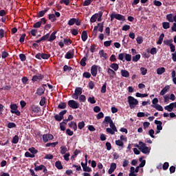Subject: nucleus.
<instances>
[{"label":"nucleus","mask_w":176,"mask_h":176,"mask_svg":"<svg viewBox=\"0 0 176 176\" xmlns=\"http://www.w3.org/2000/svg\"><path fill=\"white\" fill-rule=\"evenodd\" d=\"M19 59L21 60V61L25 62L27 60V57H26L25 54H19Z\"/></svg>","instance_id":"obj_58"},{"label":"nucleus","mask_w":176,"mask_h":176,"mask_svg":"<svg viewBox=\"0 0 176 176\" xmlns=\"http://www.w3.org/2000/svg\"><path fill=\"white\" fill-rule=\"evenodd\" d=\"M141 74L142 76H145L147 74V69L145 67L140 68Z\"/></svg>","instance_id":"obj_63"},{"label":"nucleus","mask_w":176,"mask_h":176,"mask_svg":"<svg viewBox=\"0 0 176 176\" xmlns=\"http://www.w3.org/2000/svg\"><path fill=\"white\" fill-rule=\"evenodd\" d=\"M135 96L138 98H146L148 97V94H141V93L137 92Z\"/></svg>","instance_id":"obj_52"},{"label":"nucleus","mask_w":176,"mask_h":176,"mask_svg":"<svg viewBox=\"0 0 176 176\" xmlns=\"http://www.w3.org/2000/svg\"><path fill=\"white\" fill-rule=\"evenodd\" d=\"M128 103L131 109L135 108L138 105V100L135 98L133 96H128Z\"/></svg>","instance_id":"obj_2"},{"label":"nucleus","mask_w":176,"mask_h":176,"mask_svg":"<svg viewBox=\"0 0 176 176\" xmlns=\"http://www.w3.org/2000/svg\"><path fill=\"white\" fill-rule=\"evenodd\" d=\"M57 31H54L49 37V42H53L56 39Z\"/></svg>","instance_id":"obj_18"},{"label":"nucleus","mask_w":176,"mask_h":176,"mask_svg":"<svg viewBox=\"0 0 176 176\" xmlns=\"http://www.w3.org/2000/svg\"><path fill=\"white\" fill-rule=\"evenodd\" d=\"M155 124L157 125V131H162V122L160 120H155Z\"/></svg>","instance_id":"obj_22"},{"label":"nucleus","mask_w":176,"mask_h":176,"mask_svg":"<svg viewBox=\"0 0 176 176\" xmlns=\"http://www.w3.org/2000/svg\"><path fill=\"white\" fill-rule=\"evenodd\" d=\"M34 170L35 171H40L43 170L44 173H47V168L44 164H41L39 166L36 165V163H34Z\"/></svg>","instance_id":"obj_4"},{"label":"nucleus","mask_w":176,"mask_h":176,"mask_svg":"<svg viewBox=\"0 0 176 176\" xmlns=\"http://www.w3.org/2000/svg\"><path fill=\"white\" fill-rule=\"evenodd\" d=\"M116 170V163L113 162L111 164L110 168L108 170V173L111 175Z\"/></svg>","instance_id":"obj_12"},{"label":"nucleus","mask_w":176,"mask_h":176,"mask_svg":"<svg viewBox=\"0 0 176 176\" xmlns=\"http://www.w3.org/2000/svg\"><path fill=\"white\" fill-rule=\"evenodd\" d=\"M74 93H75L76 94L78 95V96H81L82 94V87H76V88L75 89Z\"/></svg>","instance_id":"obj_35"},{"label":"nucleus","mask_w":176,"mask_h":176,"mask_svg":"<svg viewBox=\"0 0 176 176\" xmlns=\"http://www.w3.org/2000/svg\"><path fill=\"white\" fill-rule=\"evenodd\" d=\"M43 78H44V76L42 74H38L32 76V81L33 82L41 81L42 80H43Z\"/></svg>","instance_id":"obj_6"},{"label":"nucleus","mask_w":176,"mask_h":176,"mask_svg":"<svg viewBox=\"0 0 176 176\" xmlns=\"http://www.w3.org/2000/svg\"><path fill=\"white\" fill-rule=\"evenodd\" d=\"M81 38L83 42H86L88 39V33L86 30L82 31Z\"/></svg>","instance_id":"obj_16"},{"label":"nucleus","mask_w":176,"mask_h":176,"mask_svg":"<svg viewBox=\"0 0 176 176\" xmlns=\"http://www.w3.org/2000/svg\"><path fill=\"white\" fill-rule=\"evenodd\" d=\"M76 22V18H72L68 21V25L73 26V25H75Z\"/></svg>","instance_id":"obj_41"},{"label":"nucleus","mask_w":176,"mask_h":176,"mask_svg":"<svg viewBox=\"0 0 176 176\" xmlns=\"http://www.w3.org/2000/svg\"><path fill=\"white\" fill-rule=\"evenodd\" d=\"M151 107L152 108L155 109L157 111H164L162 106H161V105L159 104H155V105L151 104Z\"/></svg>","instance_id":"obj_24"},{"label":"nucleus","mask_w":176,"mask_h":176,"mask_svg":"<svg viewBox=\"0 0 176 176\" xmlns=\"http://www.w3.org/2000/svg\"><path fill=\"white\" fill-rule=\"evenodd\" d=\"M98 19V13H96L94 14L91 19H90V23H94L97 21V19Z\"/></svg>","instance_id":"obj_25"},{"label":"nucleus","mask_w":176,"mask_h":176,"mask_svg":"<svg viewBox=\"0 0 176 176\" xmlns=\"http://www.w3.org/2000/svg\"><path fill=\"white\" fill-rule=\"evenodd\" d=\"M81 166L82 167L84 172L90 173L92 171V168L91 167L88 166V163H84L82 162Z\"/></svg>","instance_id":"obj_8"},{"label":"nucleus","mask_w":176,"mask_h":176,"mask_svg":"<svg viewBox=\"0 0 176 176\" xmlns=\"http://www.w3.org/2000/svg\"><path fill=\"white\" fill-rule=\"evenodd\" d=\"M54 138V135L51 133L43 135V141L45 143H47L48 141L52 140Z\"/></svg>","instance_id":"obj_5"},{"label":"nucleus","mask_w":176,"mask_h":176,"mask_svg":"<svg viewBox=\"0 0 176 176\" xmlns=\"http://www.w3.org/2000/svg\"><path fill=\"white\" fill-rule=\"evenodd\" d=\"M67 104L68 106L73 109H78L80 108V104L74 100H69L67 102Z\"/></svg>","instance_id":"obj_3"},{"label":"nucleus","mask_w":176,"mask_h":176,"mask_svg":"<svg viewBox=\"0 0 176 176\" xmlns=\"http://www.w3.org/2000/svg\"><path fill=\"white\" fill-rule=\"evenodd\" d=\"M110 67L114 70V72H116L119 69V65L118 63H111L110 65Z\"/></svg>","instance_id":"obj_31"},{"label":"nucleus","mask_w":176,"mask_h":176,"mask_svg":"<svg viewBox=\"0 0 176 176\" xmlns=\"http://www.w3.org/2000/svg\"><path fill=\"white\" fill-rule=\"evenodd\" d=\"M166 69L164 67H160L157 69V75H162L165 72Z\"/></svg>","instance_id":"obj_40"},{"label":"nucleus","mask_w":176,"mask_h":176,"mask_svg":"<svg viewBox=\"0 0 176 176\" xmlns=\"http://www.w3.org/2000/svg\"><path fill=\"white\" fill-rule=\"evenodd\" d=\"M50 37V33H47V34H46L45 35L43 36L41 38V41H48V42H49Z\"/></svg>","instance_id":"obj_29"},{"label":"nucleus","mask_w":176,"mask_h":176,"mask_svg":"<svg viewBox=\"0 0 176 176\" xmlns=\"http://www.w3.org/2000/svg\"><path fill=\"white\" fill-rule=\"evenodd\" d=\"M67 108V102H63L58 104V109H65Z\"/></svg>","instance_id":"obj_28"},{"label":"nucleus","mask_w":176,"mask_h":176,"mask_svg":"<svg viewBox=\"0 0 176 176\" xmlns=\"http://www.w3.org/2000/svg\"><path fill=\"white\" fill-rule=\"evenodd\" d=\"M164 33H162L161 34H160V36H159V39H158V41H157V45H162V42H163V39H164Z\"/></svg>","instance_id":"obj_38"},{"label":"nucleus","mask_w":176,"mask_h":176,"mask_svg":"<svg viewBox=\"0 0 176 176\" xmlns=\"http://www.w3.org/2000/svg\"><path fill=\"white\" fill-rule=\"evenodd\" d=\"M136 42L138 43V44L140 45L143 43V39L142 36H138L136 38Z\"/></svg>","instance_id":"obj_64"},{"label":"nucleus","mask_w":176,"mask_h":176,"mask_svg":"<svg viewBox=\"0 0 176 176\" xmlns=\"http://www.w3.org/2000/svg\"><path fill=\"white\" fill-rule=\"evenodd\" d=\"M98 66L93 65L91 67V74L93 77L97 76V73L98 72Z\"/></svg>","instance_id":"obj_9"},{"label":"nucleus","mask_w":176,"mask_h":176,"mask_svg":"<svg viewBox=\"0 0 176 176\" xmlns=\"http://www.w3.org/2000/svg\"><path fill=\"white\" fill-rule=\"evenodd\" d=\"M48 19L52 22L54 23L57 21V19L56 18V16L54 14H50L48 15Z\"/></svg>","instance_id":"obj_27"},{"label":"nucleus","mask_w":176,"mask_h":176,"mask_svg":"<svg viewBox=\"0 0 176 176\" xmlns=\"http://www.w3.org/2000/svg\"><path fill=\"white\" fill-rule=\"evenodd\" d=\"M100 92L102 94H105L107 93V82H104V84L102 85Z\"/></svg>","instance_id":"obj_59"},{"label":"nucleus","mask_w":176,"mask_h":176,"mask_svg":"<svg viewBox=\"0 0 176 176\" xmlns=\"http://www.w3.org/2000/svg\"><path fill=\"white\" fill-rule=\"evenodd\" d=\"M109 126L111 129H113L116 132H118V129L116 128L115 123H113V121L109 123Z\"/></svg>","instance_id":"obj_54"},{"label":"nucleus","mask_w":176,"mask_h":176,"mask_svg":"<svg viewBox=\"0 0 176 176\" xmlns=\"http://www.w3.org/2000/svg\"><path fill=\"white\" fill-rule=\"evenodd\" d=\"M121 76L124 78H129L130 76V73L129 72V71L126 70V69H121Z\"/></svg>","instance_id":"obj_19"},{"label":"nucleus","mask_w":176,"mask_h":176,"mask_svg":"<svg viewBox=\"0 0 176 176\" xmlns=\"http://www.w3.org/2000/svg\"><path fill=\"white\" fill-rule=\"evenodd\" d=\"M99 56L100 58H103V60H105L108 58V54L104 52V50L99 51Z\"/></svg>","instance_id":"obj_15"},{"label":"nucleus","mask_w":176,"mask_h":176,"mask_svg":"<svg viewBox=\"0 0 176 176\" xmlns=\"http://www.w3.org/2000/svg\"><path fill=\"white\" fill-rule=\"evenodd\" d=\"M32 111L35 113H38L40 111H41V109L38 105L32 104L31 106Z\"/></svg>","instance_id":"obj_11"},{"label":"nucleus","mask_w":176,"mask_h":176,"mask_svg":"<svg viewBox=\"0 0 176 176\" xmlns=\"http://www.w3.org/2000/svg\"><path fill=\"white\" fill-rule=\"evenodd\" d=\"M49 10H50V8H47L44 9L43 10L39 11L38 12H37L36 17L38 19L44 17Z\"/></svg>","instance_id":"obj_7"},{"label":"nucleus","mask_w":176,"mask_h":176,"mask_svg":"<svg viewBox=\"0 0 176 176\" xmlns=\"http://www.w3.org/2000/svg\"><path fill=\"white\" fill-rule=\"evenodd\" d=\"M19 142V137L17 135H15L12 140V143L14 144H18Z\"/></svg>","instance_id":"obj_33"},{"label":"nucleus","mask_w":176,"mask_h":176,"mask_svg":"<svg viewBox=\"0 0 176 176\" xmlns=\"http://www.w3.org/2000/svg\"><path fill=\"white\" fill-rule=\"evenodd\" d=\"M86 100H87V97L85 95L82 94L79 96L80 102H85Z\"/></svg>","instance_id":"obj_48"},{"label":"nucleus","mask_w":176,"mask_h":176,"mask_svg":"<svg viewBox=\"0 0 176 176\" xmlns=\"http://www.w3.org/2000/svg\"><path fill=\"white\" fill-rule=\"evenodd\" d=\"M63 43L65 45H72L73 41L71 39H67V38H64L63 39Z\"/></svg>","instance_id":"obj_51"},{"label":"nucleus","mask_w":176,"mask_h":176,"mask_svg":"<svg viewBox=\"0 0 176 176\" xmlns=\"http://www.w3.org/2000/svg\"><path fill=\"white\" fill-rule=\"evenodd\" d=\"M114 19L119 21H122V22L126 21V16L120 14H116L115 12H113L110 15V21L113 22Z\"/></svg>","instance_id":"obj_1"},{"label":"nucleus","mask_w":176,"mask_h":176,"mask_svg":"<svg viewBox=\"0 0 176 176\" xmlns=\"http://www.w3.org/2000/svg\"><path fill=\"white\" fill-rule=\"evenodd\" d=\"M141 152L144 154H147L150 153V149L148 146H144L140 149Z\"/></svg>","instance_id":"obj_34"},{"label":"nucleus","mask_w":176,"mask_h":176,"mask_svg":"<svg viewBox=\"0 0 176 176\" xmlns=\"http://www.w3.org/2000/svg\"><path fill=\"white\" fill-rule=\"evenodd\" d=\"M7 127L8 129H13L16 127V124L14 122H8Z\"/></svg>","instance_id":"obj_56"},{"label":"nucleus","mask_w":176,"mask_h":176,"mask_svg":"<svg viewBox=\"0 0 176 176\" xmlns=\"http://www.w3.org/2000/svg\"><path fill=\"white\" fill-rule=\"evenodd\" d=\"M28 151L34 155L38 153V151L35 147L29 148Z\"/></svg>","instance_id":"obj_37"},{"label":"nucleus","mask_w":176,"mask_h":176,"mask_svg":"<svg viewBox=\"0 0 176 176\" xmlns=\"http://www.w3.org/2000/svg\"><path fill=\"white\" fill-rule=\"evenodd\" d=\"M58 144V142H49V143H47V144H45V146H46V147H50V146H52V148H54V147H56Z\"/></svg>","instance_id":"obj_30"},{"label":"nucleus","mask_w":176,"mask_h":176,"mask_svg":"<svg viewBox=\"0 0 176 176\" xmlns=\"http://www.w3.org/2000/svg\"><path fill=\"white\" fill-rule=\"evenodd\" d=\"M173 42V39L164 40V45L170 46V45H172Z\"/></svg>","instance_id":"obj_55"},{"label":"nucleus","mask_w":176,"mask_h":176,"mask_svg":"<svg viewBox=\"0 0 176 176\" xmlns=\"http://www.w3.org/2000/svg\"><path fill=\"white\" fill-rule=\"evenodd\" d=\"M146 164V160H144L140 164L139 166H136V168H135V173H138L140 168H143L145 166Z\"/></svg>","instance_id":"obj_17"},{"label":"nucleus","mask_w":176,"mask_h":176,"mask_svg":"<svg viewBox=\"0 0 176 176\" xmlns=\"http://www.w3.org/2000/svg\"><path fill=\"white\" fill-rule=\"evenodd\" d=\"M88 56H84L80 61V65L81 67H85L87 65V60Z\"/></svg>","instance_id":"obj_21"},{"label":"nucleus","mask_w":176,"mask_h":176,"mask_svg":"<svg viewBox=\"0 0 176 176\" xmlns=\"http://www.w3.org/2000/svg\"><path fill=\"white\" fill-rule=\"evenodd\" d=\"M85 127V122L84 121L79 122L78 124V128L80 130L83 129Z\"/></svg>","instance_id":"obj_43"},{"label":"nucleus","mask_w":176,"mask_h":176,"mask_svg":"<svg viewBox=\"0 0 176 176\" xmlns=\"http://www.w3.org/2000/svg\"><path fill=\"white\" fill-rule=\"evenodd\" d=\"M51 57L50 54L41 53V58L43 60H48Z\"/></svg>","instance_id":"obj_36"},{"label":"nucleus","mask_w":176,"mask_h":176,"mask_svg":"<svg viewBox=\"0 0 176 176\" xmlns=\"http://www.w3.org/2000/svg\"><path fill=\"white\" fill-rule=\"evenodd\" d=\"M45 88L40 87L36 89V94H37L38 96H41L45 94Z\"/></svg>","instance_id":"obj_13"},{"label":"nucleus","mask_w":176,"mask_h":176,"mask_svg":"<svg viewBox=\"0 0 176 176\" xmlns=\"http://www.w3.org/2000/svg\"><path fill=\"white\" fill-rule=\"evenodd\" d=\"M93 0H85L83 3H82V6L84 7H86V6H89L91 3H92Z\"/></svg>","instance_id":"obj_53"},{"label":"nucleus","mask_w":176,"mask_h":176,"mask_svg":"<svg viewBox=\"0 0 176 176\" xmlns=\"http://www.w3.org/2000/svg\"><path fill=\"white\" fill-rule=\"evenodd\" d=\"M107 74L109 76L111 79H113L116 76V72L111 68L107 69Z\"/></svg>","instance_id":"obj_10"},{"label":"nucleus","mask_w":176,"mask_h":176,"mask_svg":"<svg viewBox=\"0 0 176 176\" xmlns=\"http://www.w3.org/2000/svg\"><path fill=\"white\" fill-rule=\"evenodd\" d=\"M162 28L164 30H168L170 28V23L169 22H163Z\"/></svg>","instance_id":"obj_46"},{"label":"nucleus","mask_w":176,"mask_h":176,"mask_svg":"<svg viewBox=\"0 0 176 176\" xmlns=\"http://www.w3.org/2000/svg\"><path fill=\"white\" fill-rule=\"evenodd\" d=\"M67 152V147L66 146H60V154L64 155Z\"/></svg>","instance_id":"obj_44"},{"label":"nucleus","mask_w":176,"mask_h":176,"mask_svg":"<svg viewBox=\"0 0 176 176\" xmlns=\"http://www.w3.org/2000/svg\"><path fill=\"white\" fill-rule=\"evenodd\" d=\"M10 111H15L18 109V105L16 104H12L10 105Z\"/></svg>","instance_id":"obj_47"},{"label":"nucleus","mask_w":176,"mask_h":176,"mask_svg":"<svg viewBox=\"0 0 176 176\" xmlns=\"http://www.w3.org/2000/svg\"><path fill=\"white\" fill-rule=\"evenodd\" d=\"M106 131L108 133H110L111 135H115V132H116L115 130L109 127L107 128Z\"/></svg>","instance_id":"obj_61"},{"label":"nucleus","mask_w":176,"mask_h":176,"mask_svg":"<svg viewBox=\"0 0 176 176\" xmlns=\"http://www.w3.org/2000/svg\"><path fill=\"white\" fill-rule=\"evenodd\" d=\"M164 109L168 112H171L173 110V106L172 103H170L168 105L164 107Z\"/></svg>","instance_id":"obj_39"},{"label":"nucleus","mask_w":176,"mask_h":176,"mask_svg":"<svg viewBox=\"0 0 176 176\" xmlns=\"http://www.w3.org/2000/svg\"><path fill=\"white\" fill-rule=\"evenodd\" d=\"M28 81H29V79L27 76H23L22 78H21V82L23 85H27L28 84Z\"/></svg>","instance_id":"obj_60"},{"label":"nucleus","mask_w":176,"mask_h":176,"mask_svg":"<svg viewBox=\"0 0 176 176\" xmlns=\"http://www.w3.org/2000/svg\"><path fill=\"white\" fill-rule=\"evenodd\" d=\"M116 144L118 146H122V147L124 146V143L121 140H116Z\"/></svg>","instance_id":"obj_57"},{"label":"nucleus","mask_w":176,"mask_h":176,"mask_svg":"<svg viewBox=\"0 0 176 176\" xmlns=\"http://www.w3.org/2000/svg\"><path fill=\"white\" fill-rule=\"evenodd\" d=\"M140 54H136L135 56H133L132 58L133 62L137 63L140 58Z\"/></svg>","instance_id":"obj_50"},{"label":"nucleus","mask_w":176,"mask_h":176,"mask_svg":"<svg viewBox=\"0 0 176 176\" xmlns=\"http://www.w3.org/2000/svg\"><path fill=\"white\" fill-rule=\"evenodd\" d=\"M55 166L58 170H63V166L62 164V162L60 160H58L55 162Z\"/></svg>","instance_id":"obj_23"},{"label":"nucleus","mask_w":176,"mask_h":176,"mask_svg":"<svg viewBox=\"0 0 176 176\" xmlns=\"http://www.w3.org/2000/svg\"><path fill=\"white\" fill-rule=\"evenodd\" d=\"M98 30L100 32L102 33L104 32V22L102 23H98Z\"/></svg>","instance_id":"obj_32"},{"label":"nucleus","mask_w":176,"mask_h":176,"mask_svg":"<svg viewBox=\"0 0 176 176\" xmlns=\"http://www.w3.org/2000/svg\"><path fill=\"white\" fill-rule=\"evenodd\" d=\"M45 103H46V98L44 96H42L41 99L39 102V104L41 107H43V106H45Z\"/></svg>","instance_id":"obj_45"},{"label":"nucleus","mask_w":176,"mask_h":176,"mask_svg":"<svg viewBox=\"0 0 176 176\" xmlns=\"http://www.w3.org/2000/svg\"><path fill=\"white\" fill-rule=\"evenodd\" d=\"M74 58V54L72 52H67L65 55V58L66 59H72Z\"/></svg>","instance_id":"obj_20"},{"label":"nucleus","mask_w":176,"mask_h":176,"mask_svg":"<svg viewBox=\"0 0 176 176\" xmlns=\"http://www.w3.org/2000/svg\"><path fill=\"white\" fill-rule=\"evenodd\" d=\"M125 60L127 62H131V54H126L125 53Z\"/></svg>","instance_id":"obj_62"},{"label":"nucleus","mask_w":176,"mask_h":176,"mask_svg":"<svg viewBox=\"0 0 176 176\" xmlns=\"http://www.w3.org/2000/svg\"><path fill=\"white\" fill-rule=\"evenodd\" d=\"M25 157H30V158H34L35 157V155L34 154H32L29 151H26L25 153Z\"/></svg>","instance_id":"obj_49"},{"label":"nucleus","mask_w":176,"mask_h":176,"mask_svg":"<svg viewBox=\"0 0 176 176\" xmlns=\"http://www.w3.org/2000/svg\"><path fill=\"white\" fill-rule=\"evenodd\" d=\"M166 20L169 23H173V14H168L166 15Z\"/></svg>","instance_id":"obj_42"},{"label":"nucleus","mask_w":176,"mask_h":176,"mask_svg":"<svg viewBox=\"0 0 176 176\" xmlns=\"http://www.w3.org/2000/svg\"><path fill=\"white\" fill-rule=\"evenodd\" d=\"M111 122H113V120L111 116H105L104 121L102 122V124H109Z\"/></svg>","instance_id":"obj_26"},{"label":"nucleus","mask_w":176,"mask_h":176,"mask_svg":"<svg viewBox=\"0 0 176 176\" xmlns=\"http://www.w3.org/2000/svg\"><path fill=\"white\" fill-rule=\"evenodd\" d=\"M170 89V86L169 85H166L160 92V95L161 96H164Z\"/></svg>","instance_id":"obj_14"}]
</instances>
